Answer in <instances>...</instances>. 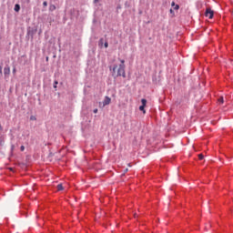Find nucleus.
<instances>
[{"label": "nucleus", "instance_id": "nucleus-19", "mask_svg": "<svg viewBox=\"0 0 233 233\" xmlns=\"http://www.w3.org/2000/svg\"><path fill=\"white\" fill-rule=\"evenodd\" d=\"M99 43H101V45H103V38L100 39Z\"/></svg>", "mask_w": 233, "mask_h": 233}, {"label": "nucleus", "instance_id": "nucleus-25", "mask_svg": "<svg viewBox=\"0 0 233 233\" xmlns=\"http://www.w3.org/2000/svg\"><path fill=\"white\" fill-rule=\"evenodd\" d=\"M95 3H97V0H95Z\"/></svg>", "mask_w": 233, "mask_h": 233}, {"label": "nucleus", "instance_id": "nucleus-14", "mask_svg": "<svg viewBox=\"0 0 233 233\" xmlns=\"http://www.w3.org/2000/svg\"><path fill=\"white\" fill-rule=\"evenodd\" d=\"M58 82L55 81L54 88H57Z\"/></svg>", "mask_w": 233, "mask_h": 233}, {"label": "nucleus", "instance_id": "nucleus-23", "mask_svg": "<svg viewBox=\"0 0 233 233\" xmlns=\"http://www.w3.org/2000/svg\"><path fill=\"white\" fill-rule=\"evenodd\" d=\"M0 130H3V127L0 125Z\"/></svg>", "mask_w": 233, "mask_h": 233}, {"label": "nucleus", "instance_id": "nucleus-4", "mask_svg": "<svg viewBox=\"0 0 233 233\" xmlns=\"http://www.w3.org/2000/svg\"><path fill=\"white\" fill-rule=\"evenodd\" d=\"M111 101H112V99L109 96H106L103 101L104 106H106V105H110Z\"/></svg>", "mask_w": 233, "mask_h": 233}, {"label": "nucleus", "instance_id": "nucleus-1", "mask_svg": "<svg viewBox=\"0 0 233 233\" xmlns=\"http://www.w3.org/2000/svg\"><path fill=\"white\" fill-rule=\"evenodd\" d=\"M118 61H120V65H114L113 66V72H112V76L113 77H127V73L125 72V59H120L118 58Z\"/></svg>", "mask_w": 233, "mask_h": 233}, {"label": "nucleus", "instance_id": "nucleus-3", "mask_svg": "<svg viewBox=\"0 0 233 233\" xmlns=\"http://www.w3.org/2000/svg\"><path fill=\"white\" fill-rule=\"evenodd\" d=\"M4 75H5V79H8V77H10V66H6L4 68Z\"/></svg>", "mask_w": 233, "mask_h": 233}, {"label": "nucleus", "instance_id": "nucleus-13", "mask_svg": "<svg viewBox=\"0 0 233 233\" xmlns=\"http://www.w3.org/2000/svg\"><path fill=\"white\" fill-rule=\"evenodd\" d=\"M20 150H21V152H25V146H21Z\"/></svg>", "mask_w": 233, "mask_h": 233}, {"label": "nucleus", "instance_id": "nucleus-11", "mask_svg": "<svg viewBox=\"0 0 233 233\" xmlns=\"http://www.w3.org/2000/svg\"><path fill=\"white\" fill-rule=\"evenodd\" d=\"M57 190H63V184L57 185Z\"/></svg>", "mask_w": 233, "mask_h": 233}, {"label": "nucleus", "instance_id": "nucleus-6", "mask_svg": "<svg viewBox=\"0 0 233 233\" xmlns=\"http://www.w3.org/2000/svg\"><path fill=\"white\" fill-rule=\"evenodd\" d=\"M56 10V5H49V11L54 12Z\"/></svg>", "mask_w": 233, "mask_h": 233}, {"label": "nucleus", "instance_id": "nucleus-8", "mask_svg": "<svg viewBox=\"0 0 233 233\" xmlns=\"http://www.w3.org/2000/svg\"><path fill=\"white\" fill-rule=\"evenodd\" d=\"M19 10H21V6L18 4H16L15 5V12H19Z\"/></svg>", "mask_w": 233, "mask_h": 233}, {"label": "nucleus", "instance_id": "nucleus-22", "mask_svg": "<svg viewBox=\"0 0 233 233\" xmlns=\"http://www.w3.org/2000/svg\"><path fill=\"white\" fill-rule=\"evenodd\" d=\"M35 116H31V120H35Z\"/></svg>", "mask_w": 233, "mask_h": 233}, {"label": "nucleus", "instance_id": "nucleus-2", "mask_svg": "<svg viewBox=\"0 0 233 233\" xmlns=\"http://www.w3.org/2000/svg\"><path fill=\"white\" fill-rule=\"evenodd\" d=\"M205 15L206 17H208V19H212V17H214V11H212L210 8H207Z\"/></svg>", "mask_w": 233, "mask_h": 233}, {"label": "nucleus", "instance_id": "nucleus-26", "mask_svg": "<svg viewBox=\"0 0 233 233\" xmlns=\"http://www.w3.org/2000/svg\"><path fill=\"white\" fill-rule=\"evenodd\" d=\"M12 148H14V146L12 147Z\"/></svg>", "mask_w": 233, "mask_h": 233}, {"label": "nucleus", "instance_id": "nucleus-17", "mask_svg": "<svg viewBox=\"0 0 233 233\" xmlns=\"http://www.w3.org/2000/svg\"><path fill=\"white\" fill-rule=\"evenodd\" d=\"M43 5H44V6H47V5H48V3L44 2Z\"/></svg>", "mask_w": 233, "mask_h": 233}, {"label": "nucleus", "instance_id": "nucleus-12", "mask_svg": "<svg viewBox=\"0 0 233 233\" xmlns=\"http://www.w3.org/2000/svg\"><path fill=\"white\" fill-rule=\"evenodd\" d=\"M205 157L203 156V154H199L198 155V158L201 160V159H203Z\"/></svg>", "mask_w": 233, "mask_h": 233}, {"label": "nucleus", "instance_id": "nucleus-15", "mask_svg": "<svg viewBox=\"0 0 233 233\" xmlns=\"http://www.w3.org/2000/svg\"><path fill=\"white\" fill-rule=\"evenodd\" d=\"M104 46H105V48H108V42H106V43L104 44Z\"/></svg>", "mask_w": 233, "mask_h": 233}, {"label": "nucleus", "instance_id": "nucleus-5", "mask_svg": "<svg viewBox=\"0 0 233 233\" xmlns=\"http://www.w3.org/2000/svg\"><path fill=\"white\" fill-rule=\"evenodd\" d=\"M171 6L173 7V10H179V5H176L175 2L171 3Z\"/></svg>", "mask_w": 233, "mask_h": 233}, {"label": "nucleus", "instance_id": "nucleus-20", "mask_svg": "<svg viewBox=\"0 0 233 233\" xmlns=\"http://www.w3.org/2000/svg\"><path fill=\"white\" fill-rule=\"evenodd\" d=\"M94 114H97V109H94Z\"/></svg>", "mask_w": 233, "mask_h": 233}, {"label": "nucleus", "instance_id": "nucleus-18", "mask_svg": "<svg viewBox=\"0 0 233 233\" xmlns=\"http://www.w3.org/2000/svg\"><path fill=\"white\" fill-rule=\"evenodd\" d=\"M15 72H17V70L15 69V67L13 69V74H15Z\"/></svg>", "mask_w": 233, "mask_h": 233}, {"label": "nucleus", "instance_id": "nucleus-21", "mask_svg": "<svg viewBox=\"0 0 233 233\" xmlns=\"http://www.w3.org/2000/svg\"><path fill=\"white\" fill-rule=\"evenodd\" d=\"M170 14H174V10L173 9H170Z\"/></svg>", "mask_w": 233, "mask_h": 233}, {"label": "nucleus", "instance_id": "nucleus-16", "mask_svg": "<svg viewBox=\"0 0 233 233\" xmlns=\"http://www.w3.org/2000/svg\"><path fill=\"white\" fill-rule=\"evenodd\" d=\"M0 75L3 76V66H0Z\"/></svg>", "mask_w": 233, "mask_h": 233}, {"label": "nucleus", "instance_id": "nucleus-7", "mask_svg": "<svg viewBox=\"0 0 233 233\" xmlns=\"http://www.w3.org/2000/svg\"><path fill=\"white\" fill-rule=\"evenodd\" d=\"M218 102L219 103V105H223V103H225V100H224L223 96H220V97L218 99Z\"/></svg>", "mask_w": 233, "mask_h": 233}, {"label": "nucleus", "instance_id": "nucleus-9", "mask_svg": "<svg viewBox=\"0 0 233 233\" xmlns=\"http://www.w3.org/2000/svg\"><path fill=\"white\" fill-rule=\"evenodd\" d=\"M139 110L140 112H143V114H147V111L145 110V106H140Z\"/></svg>", "mask_w": 233, "mask_h": 233}, {"label": "nucleus", "instance_id": "nucleus-24", "mask_svg": "<svg viewBox=\"0 0 233 233\" xmlns=\"http://www.w3.org/2000/svg\"><path fill=\"white\" fill-rule=\"evenodd\" d=\"M125 172H128V168H126Z\"/></svg>", "mask_w": 233, "mask_h": 233}, {"label": "nucleus", "instance_id": "nucleus-10", "mask_svg": "<svg viewBox=\"0 0 233 233\" xmlns=\"http://www.w3.org/2000/svg\"><path fill=\"white\" fill-rule=\"evenodd\" d=\"M141 103H142V106H147V99L142 98Z\"/></svg>", "mask_w": 233, "mask_h": 233}]
</instances>
